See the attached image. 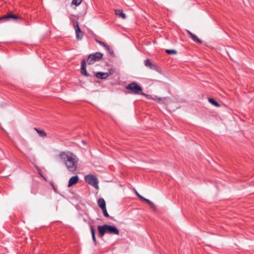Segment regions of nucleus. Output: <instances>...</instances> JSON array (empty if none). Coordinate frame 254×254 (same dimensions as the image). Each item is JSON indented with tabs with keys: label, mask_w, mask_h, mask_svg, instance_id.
Segmentation results:
<instances>
[{
	"label": "nucleus",
	"mask_w": 254,
	"mask_h": 254,
	"mask_svg": "<svg viewBox=\"0 0 254 254\" xmlns=\"http://www.w3.org/2000/svg\"><path fill=\"white\" fill-rule=\"evenodd\" d=\"M60 157L68 171L74 172L76 170L78 160L75 155L70 152H62L60 154Z\"/></svg>",
	"instance_id": "1"
},
{
	"label": "nucleus",
	"mask_w": 254,
	"mask_h": 254,
	"mask_svg": "<svg viewBox=\"0 0 254 254\" xmlns=\"http://www.w3.org/2000/svg\"><path fill=\"white\" fill-rule=\"evenodd\" d=\"M98 230L99 231V236L101 238L103 237L106 233L116 235L119 234V231L115 226L107 224L98 226Z\"/></svg>",
	"instance_id": "2"
},
{
	"label": "nucleus",
	"mask_w": 254,
	"mask_h": 254,
	"mask_svg": "<svg viewBox=\"0 0 254 254\" xmlns=\"http://www.w3.org/2000/svg\"><path fill=\"white\" fill-rule=\"evenodd\" d=\"M126 89L128 90H130L131 93L134 94H141L145 95L144 93H141L142 91V87L135 82H132L128 84L127 86H126Z\"/></svg>",
	"instance_id": "3"
},
{
	"label": "nucleus",
	"mask_w": 254,
	"mask_h": 254,
	"mask_svg": "<svg viewBox=\"0 0 254 254\" xmlns=\"http://www.w3.org/2000/svg\"><path fill=\"white\" fill-rule=\"evenodd\" d=\"M84 179L85 182L88 184L96 189L98 188V180L96 176L92 174L88 175L85 177Z\"/></svg>",
	"instance_id": "4"
},
{
	"label": "nucleus",
	"mask_w": 254,
	"mask_h": 254,
	"mask_svg": "<svg viewBox=\"0 0 254 254\" xmlns=\"http://www.w3.org/2000/svg\"><path fill=\"white\" fill-rule=\"evenodd\" d=\"M103 54L99 52L90 54L87 59V63L89 64H93L95 62L100 61L103 57Z\"/></svg>",
	"instance_id": "5"
},
{
	"label": "nucleus",
	"mask_w": 254,
	"mask_h": 254,
	"mask_svg": "<svg viewBox=\"0 0 254 254\" xmlns=\"http://www.w3.org/2000/svg\"><path fill=\"white\" fill-rule=\"evenodd\" d=\"M18 19H21V17L16 15L13 14L12 12H9L7 14L4 15L1 17H0V21H7L10 19L15 20Z\"/></svg>",
	"instance_id": "6"
},
{
	"label": "nucleus",
	"mask_w": 254,
	"mask_h": 254,
	"mask_svg": "<svg viewBox=\"0 0 254 254\" xmlns=\"http://www.w3.org/2000/svg\"><path fill=\"white\" fill-rule=\"evenodd\" d=\"M144 64L146 66L149 67L150 69L154 70H158V67L156 64H153L151 62L150 60L147 59L144 62Z\"/></svg>",
	"instance_id": "7"
},
{
	"label": "nucleus",
	"mask_w": 254,
	"mask_h": 254,
	"mask_svg": "<svg viewBox=\"0 0 254 254\" xmlns=\"http://www.w3.org/2000/svg\"><path fill=\"white\" fill-rule=\"evenodd\" d=\"M73 26L75 31L76 37L78 40H81V36L78 34V32L81 30L79 26L78 23L77 21H75L73 24Z\"/></svg>",
	"instance_id": "8"
},
{
	"label": "nucleus",
	"mask_w": 254,
	"mask_h": 254,
	"mask_svg": "<svg viewBox=\"0 0 254 254\" xmlns=\"http://www.w3.org/2000/svg\"><path fill=\"white\" fill-rule=\"evenodd\" d=\"M81 74L85 76H89V74L87 73L86 69V61L85 60H83L81 62Z\"/></svg>",
	"instance_id": "9"
},
{
	"label": "nucleus",
	"mask_w": 254,
	"mask_h": 254,
	"mask_svg": "<svg viewBox=\"0 0 254 254\" xmlns=\"http://www.w3.org/2000/svg\"><path fill=\"white\" fill-rule=\"evenodd\" d=\"M79 180V177L77 175L71 177L68 181V187H71L72 186L76 184Z\"/></svg>",
	"instance_id": "10"
},
{
	"label": "nucleus",
	"mask_w": 254,
	"mask_h": 254,
	"mask_svg": "<svg viewBox=\"0 0 254 254\" xmlns=\"http://www.w3.org/2000/svg\"><path fill=\"white\" fill-rule=\"evenodd\" d=\"M95 76L98 78L105 79L109 76V74L108 72L99 71L96 73Z\"/></svg>",
	"instance_id": "11"
},
{
	"label": "nucleus",
	"mask_w": 254,
	"mask_h": 254,
	"mask_svg": "<svg viewBox=\"0 0 254 254\" xmlns=\"http://www.w3.org/2000/svg\"><path fill=\"white\" fill-rule=\"evenodd\" d=\"M97 203L98 206L101 208V209L104 208L106 207V202L104 198H100L98 199L97 201Z\"/></svg>",
	"instance_id": "12"
},
{
	"label": "nucleus",
	"mask_w": 254,
	"mask_h": 254,
	"mask_svg": "<svg viewBox=\"0 0 254 254\" xmlns=\"http://www.w3.org/2000/svg\"><path fill=\"white\" fill-rule=\"evenodd\" d=\"M115 12L116 15H119L124 19L127 17L126 14L123 12L122 10L117 9L115 10Z\"/></svg>",
	"instance_id": "13"
},
{
	"label": "nucleus",
	"mask_w": 254,
	"mask_h": 254,
	"mask_svg": "<svg viewBox=\"0 0 254 254\" xmlns=\"http://www.w3.org/2000/svg\"><path fill=\"white\" fill-rule=\"evenodd\" d=\"M34 129L37 132L40 136L44 137L46 136V133L44 130H40L36 127H34Z\"/></svg>",
	"instance_id": "14"
},
{
	"label": "nucleus",
	"mask_w": 254,
	"mask_h": 254,
	"mask_svg": "<svg viewBox=\"0 0 254 254\" xmlns=\"http://www.w3.org/2000/svg\"><path fill=\"white\" fill-rule=\"evenodd\" d=\"M90 229H91L92 239H93L94 243L96 244V240L95 238V230L92 226H90Z\"/></svg>",
	"instance_id": "15"
},
{
	"label": "nucleus",
	"mask_w": 254,
	"mask_h": 254,
	"mask_svg": "<svg viewBox=\"0 0 254 254\" xmlns=\"http://www.w3.org/2000/svg\"><path fill=\"white\" fill-rule=\"evenodd\" d=\"M191 38L193 40V41L197 43L201 44L202 43L201 41L198 38V37L194 34H191Z\"/></svg>",
	"instance_id": "16"
},
{
	"label": "nucleus",
	"mask_w": 254,
	"mask_h": 254,
	"mask_svg": "<svg viewBox=\"0 0 254 254\" xmlns=\"http://www.w3.org/2000/svg\"><path fill=\"white\" fill-rule=\"evenodd\" d=\"M143 201H145L146 202H147L148 203V204L153 209H155L156 208V207L155 206V205L154 204V203L151 202L150 200L147 199V198H143Z\"/></svg>",
	"instance_id": "17"
},
{
	"label": "nucleus",
	"mask_w": 254,
	"mask_h": 254,
	"mask_svg": "<svg viewBox=\"0 0 254 254\" xmlns=\"http://www.w3.org/2000/svg\"><path fill=\"white\" fill-rule=\"evenodd\" d=\"M208 101L211 104H213V105H214L216 107H220L219 104L217 102H216L214 99H213V98H209Z\"/></svg>",
	"instance_id": "18"
},
{
	"label": "nucleus",
	"mask_w": 254,
	"mask_h": 254,
	"mask_svg": "<svg viewBox=\"0 0 254 254\" xmlns=\"http://www.w3.org/2000/svg\"><path fill=\"white\" fill-rule=\"evenodd\" d=\"M154 100L157 101L160 103H164L165 101H166L167 100V98H161L155 97L154 98Z\"/></svg>",
	"instance_id": "19"
},
{
	"label": "nucleus",
	"mask_w": 254,
	"mask_h": 254,
	"mask_svg": "<svg viewBox=\"0 0 254 254\" xmlns=\"http://www.w3.org/2000/svg\"><path fill=\"white\" fill-rule=\"evenodd\" d=\"M96 41L100 45L103 46L105 49H108V45L102 41L96 40Z\"/></svg>",
	"instance_id": "20"
},
{
	"label": "nucleus",
	"mask_w": 254,
	"mask_h": 254,
	"mask_svg": "<svg viewBox=\"0 0 254 254\" xmlns=\"http://www.w3.org/2000/svg\"><path fill=\"white\" fill-rule=\"evenodd\" d=\"M82 2V0H72L71 4L76 6L79 5Z\"/></svg>",
	"instance_id": "21"
},
{
	"label": "nucleus",
	"mask_w": 254,
	"mask_h": 254,
	"mask_svg": "<svg viewBox=\"0 0 254 254\" xmlns=\"http://www.w3.org/2000/svg\"><path fill=\"white\" fill-rule=\"evenodd\" d=\"M166 52L169 55L177 54V52L175 50H166Z\"/></svg>",
	"instance_id": "22"
},
{
	"label": "nucleus",
	"mask_w": 254,
	"mask_h": 254,
	"mask_svg": "<svg viewBox=\"0 0 254 254\" xmlns=\"http://www.w3.org/2000/svg\"><path fill=\"white\" fill-rule=\"evenodd\" d=\"M101 209H102V210L103 211L104 215L105 217H109V214L107 212V209H106V207H105L104 208H102Z\"/></svg>",
	"instance_id": "23"
},
{
	"label": "nucleus",
	"mask_w": 254,
	"mask_h": 254,
	"mask_svg": "<svg viewBox=\"0 0 254 254\" xmlns=\"http://www.w3.org/2000/svg\"><path fill=\"white\" fill-rule=\"evenodd\" d=\"M135 194L141 200H143V198H145L144 197L141 196L137 191H135Z\"/></svg>",
	"instance_id": "24"
},
{
	"label": "nucleus",
	"mask_w": 254,
	"mask_h": 254,
	"mask_svg": "<svg viewBox=\"0 0 254 254\" xmlns=\"http://www.w3.org/2000/svg\"><path fill=\"white\" fill-rule=\"evenodd\" d=\"M107 51H108L109 52V53L110 54H113V50L110 48V46H108V49H105Z\"/></svg>",
	"instance_id": "25"
},
{
	"label": "nucleus",
	"mask_w": 254,
	"mask_h": 254,
	"mask_svg": "<svg viewBox=\"0 0 254 254\" xmlns=\"http://www.w3.org/2000/svg\"><path fill=\"white\" fill-rule=\"evenodd\" d=\"M107 51H108L109 52V53L110 54H113V50L110 48V46H108V49H105Z\"/></svg>",
	"instance_id": "26"
},
{
	"label": "nucleus",
	"mask_w": 254,
	"mask_h": 254,
	"mask_svg": "<svg viewBox=\"0 0 254 254\" xmlns=\"http://www.w3.org/2000/svg\"><path fill=\"white\" fill-rule=\"evenodd\" d=\"M78 34L81 36V40L82 39L83 37V33L82 32V31H81L80 32H78Z\"/></svg>",
	"instance_id": "27"
},
{
	"label": "nucleus",
	"mask_w": 254,
	"mask_h": 254,
	"mask_svg": "<svg viewBox=\"0 0 254 254\" xmlns=\"http://www.w3.org/2000/svg\"><path fill=\"white\" fill-rule=\"evenodd\" d=\"M188 33L189 34V35H190V37H191V34H193L191 32H190L189 31H188Z\"/></svg>",
	"instance_id": "28"
},
{
	"label": "nucleus",
	"mask_w": 254,
	"mask_h": 254,
	"mask_svg": "<svg viewBox=\"0 0 254 254\" xmlns=\"http://www.w3.org/2000/svg\"><path fill=\"white\" fill-rule=\"evenodd\" d=\"M82 143H83V144H85V141H84V140H82Z\"/></svg>",
	"instance_id": "29"
}]
</instances>
